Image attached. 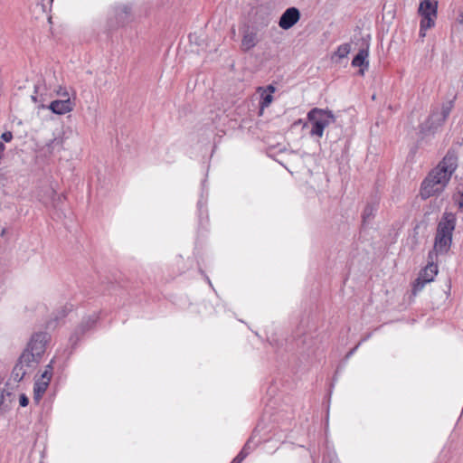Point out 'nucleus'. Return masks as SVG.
Listing matches in <instances>:
<instances>
[{"label":"nucleus","mask_w":463,"mask_h":463,"mask_svg":"<svg viewBox=\"0 0 463 463\" xmlns=\"http://www.w3.org/2000/svg\"><path fill=\"white\" fill-rule=\"evenodd\" d=\"M52 361L46 366L45 371L42 373V380L43 382L50 383L52 374Z\"/></svg>","instance_id":"obj_20"},{"label":"nucleus","mask_w":463,"mask_h":463,"mask_svg":"<svg viewBox=\"0 0 463 463\" xmlns=\"http://www.w3.org/2000/svg\"><path fill=\"white\" fill-rule=\"evenodd\" d=\"M1 138L5 142H10L13 139V133L11 131H5L1 135Z\"/></svg>","instance_id":"obj_27"},{"label":"nucleus","mask_w":463,"mask_h":463,"mask_svg":"<svg viewBox=\"0 0 463 463\" xmlns=\"http://www.w3.org/2000/svg\"><path fill=\"white\" fill-rule=\"evenodd\" d=\"M438 1L423 0L420 3L418 13L421 16L420 24V37L426 36V31L435 25L437 18Z\"/></svg>","instance_id":"obj_4"},{"label":"nucleus","mask_w":463,"mask_h":463,"mask_svg":"<svg viewBox=\"0 0 463 463\" xmlns=\"http://www.w3.org/2000/svg\"><path fill=\"white\" fill-rule=\"evenodd\" d=\"M260 42L258 37V32L254 28L247 27L243 31L241 49L243 52H248L254 48Z\"/></svg>","instance_id":"obj_11"},{"label":"nucleus","mask_w":463,"mask_h":463,"mask_svg":"<svg viewBox=\"0 0 463 463\" xmlns=\"http://www.w3.org/2000/svg\"><path fill=\"white\" fill-rule=\"evenodd\" d=\"M130 11L131 8L128 5H118L115 9L117 19H118L120 23H124L130 14Z\"/></svg>","instance_id":"obj_16"},{"label":"nucleus","mask_w":463,"mask_h":463,"mask_svg":"<svg viewBox=\"0 0 463 463\" xmlns=\"http://www.w3.org/2000/svg\"><path fill=\"white\" fill-rule=\"evenodd\" d=\"M370 214V212H367V209L364 210V218H365L366 215Z\"/></svg>","instance_id":"obj_31"},{"label":"nucleus","mask_w":463,"mask_h":463,"mask_svg":"<svg viewBox=\"0 0 463 463\" xmlns=\"http://www.w3.org/2000/svg\"><path fill=\"white\" fill-rule=\"evenodd\" d=\"M29 403V399L28 397L24 394V393H22L19 397V404L20 406L22 407H25L27 406Z\"/></svg>","instance_id":"obj_26"},{"label":"nucleus","mask_w":463,"mask_h":463,"mask_svg":"<svg viewBox=\"0 0 463 463\" xmlns=\"http://www.w3.org/2000/svg\"><path fill=\"white\" fill-rule=\"evenodd\" d=\"M249 444L247 443L241 451L233 458L231 463H241V461L247 457L249 452L247 451Z\"/></svg>","instance_id":"obj_21"},{"label":"nucleus","mask_w":463,"mask_h":463,"mask_svg":"<svg viewBox=\"0 0 463 463\" xmlns=\"http://www.w3.org/2000/svg\"><path fill=\"white\" fill-rule=\"evenodd\" d=\"M97 317L95 316L93 317H88L87 318L83 319L80 325L76 329V334H81L83 335L86 331L90 329L96 323Z\"/></svg>","instance_id":"obj_15"},{"label":"nucleus","mask_w":463,"mask_h":463,"mask_svg":"<svg viewBox=\"0 0 463 463\" xmlns=\"http://www.w3.org/2000/svg\"><path fill=\"white\" fill-rule=\"evenodd\" d=\"M50 335L46 332L35 333L32 335L26 348L30 349L36 355L42 357L45 352L46 344L50 341Z\"/></svg>","instance_id":"obj_9"},{"label":"nucleus","mask_w":463,"mask_h":463,"mask_svg":"<svg viewBox=\"0 0 463 463\" xmlns=\"http://www.w3.org/2000/svg\"><path fill=\"white\" fill-rule=\"evenodd\" d=\"M458 152L454 147H450L443 159L421 183L420 194L422 199L438 196L445 190L453 173L458 168Z\"/></svg>","instance_id":"obj_1"},{"label":"nucleus","mask_w":463,"mask_h":463,"mask_svg":"<svg viewBox=\"0 0 463 463\" xmlns=\"http://www.w3.org/2000/svg\"><path fill=\"white\" fill-rule=\"evenodd\" d=\"M453 108L452 101L443 103L440 109H433L427 118V120L420 125V132L423 137L435 133V131L441 127Z\"/></svg>","instance_id":"obj_2"},{"label":"nucleus","mask_w":463,"mask_h":463,"mask_svg":"<svg viewBox=\"0 0 463 463\" xmlns=\"http://www.w3.org/2000/svg\"><path fill=\"white\" fill-rule=\"evenodd\" d=\"M37 5L42 6L43 12L51 5L52 0H36Z\"/></svg>","instance_id":"obj_25"},{"label":"nucleus","mask_w":463,"mask_h":463,"mask_svg":"<svg viewBox=\"0 0 463 463\" xmlns=\"http://www.w3.org/2000/svg\"><path fill=\"white\" fill-rule=\"evenodd\" d=\"M307 118L313 125L310 135L318 137L323 136L326 128L335 121V117L331 110L318 108L312 109L307 113Z\"/></svg>","instance_id":"obj_3"},{"label":"nucleus","mask_w":463,"mask_h":463,"mask_svg":"<svg viewBox=\"0 0 463 463\" xmlns=\"http://www.w3.org/2000/svg\"><path fill=\"white\" fill-rule=\"evenodd\" d=\"M49 383L43 381H37L33 386V400L38 402L47 390Z\"/></svg>","instance_id":"obj_14"},{"label":"nucleus","mask_w":463,"mask_h":463,"mask_svg":"<svg viewBox=\"0 0 463 463\" xmlns=\"http://www.w3.org/2000/svg\"><path fill=\"white\" fill-rule=\"evenodd\" d=\"M41 357L36 355L30 349L25 348L23 354L20 355L18 363L25 367H33L34 364L40 362Z\"/></svg>","instance_id":"obj_13"},{"label":"nucleus","mask_w":463,"mask_h":463,"mask_svg":"<svg viewBox=\"0 0 463 463\" xmlns=\"http://www.w3.org/2000/svg\"><path fill=\"white\" fill-rule=\"evenodd\" d=\"M25 366L22 365L21 364L17 363L12 372V376L14 381L21 382L24 375L26 374V370L24 369Z\"/></svg>","instance_id":"obj_18"},{"label":"nucleus","mask_w":463,"mask_h":463,"mask_svg":"<svg viewBox=\"0 0 463 463\" xmlns=\"http://www.w3.org/2000/svg\"><path fill=\"white\" fill-rule=\"evenodd\" d=\"M363 39V47L359 50L358 53L354 57L352 61V66L360 67L359 74L364 75V71L368 69L369 61H367V57L369 55V39L370 35H367V39Z\"/></svg>","instance_id":"obj_8"},{"label":"nucleus","mask_w":463,"mask_h":463,"mask_svg":"<svg viewBox=\"0 0 463 463\" xmlns=\"http://www.w3.org/2000/svg\"><path fill=\"white\" fill-rule=\"evenodd\" d=\"M300 16V12L297 7H289L281 14L279 25L283 30H288L299 21Z\"/></svg>","instance_id":"obj_10"},{"label":"nucleus","mask_w":463,"mask_h":463,"mask_svg":"<svg viewBox=\"0 0 463 463\" xmlns=\"http://www.w3.org/2000/svg\"><path fill=\"white\" fill-rule=\"evenodd\" d=\"M370 214V212H367V209L364 210V218H365L366 215Z\"/></svg>","instance_id":"obj_32"},{"label":"nucleus","mask_w":463,"mask_h":463,"mask_svg":"<svg viewBox=\"0 0 463 463\" xmlns=\"http://www.w3.org/2000/svg\"><path fill=\"white\" fill-rule=\"evenodd\" d=\"M64 93V91L61 90V89H60V90L57 92V94L59 96H61L62 98V94Z\"/></svg>","instance_id":"obj_30"},{"label":"nucleus","mask_w":463,"mask_h":463,"mask_svg":"<svg viewBox=\"0 0 463 463\" xmlns=\"http://www.w3.org/2000/svg\"><path fill=\"white\" fill-rule=\"evenodd\" d=\"M459 146H463V137H462V141L458 143Z\"/></svg>","instance_id":"obj_33"},{"label":"nucleus","mask_w":463,"mask_h":463,"mask_svg":"<svg viewBox=\"0 0 463 463\" xmlns=\"http://www.w3.org/2000/svg\"><path fill=\"white\" fill-rule=\"evenodd\" d=\"M452 244V237L450 236H435L434 250L439 254H446Z\"/></svg>","instance_id":"obj_12"},{"label":"nucleus","mask_w":463,"mask_h":463,"mask_svg":"<svg viewBox=\"0 0 463 463\" xmlns=\"http://www.w3.org/2000/svg\"><path fill=\"white\" fill-rule=\"evenodd\" d=\"M351 51V45L350 43H344L338 46L335 55L338 56L340 59L345 58Z\"/></svg>","instance_id":"obj_19"},{"label":"nucleus","mask_w":463,"mask_h":463,"mask_svg":"<svg viewBox=\"0 0 463 463\" xmlns=\"http://www.w3.org/2000/svg\"><path fill=\"white\" fill-rule=\"evenodd\" d=\"M75 102L71 99L69 93L64 90L62 99H56L52 101L46 109H50L52 113L57 115H64L74 109Z\"/></svg>","instance_id":"obj_6"},{"label":"nucleus","mask_w":463,"mask_h":463,"mask_svg":"<svg viewBox=\"0 0 463 463\" xmlns=\"http://www.w3.org/2000/svg\"><path fill=\"white\" fill-rule=\"evenodd\" d=\"M272 100H273L272 95L264 92L261 95V101H260L261 109L269 107L271 104Z\"/></svg>","instance_id":"obj_22"},{"label":"nucleus","mask_w":463,"mask_h":463,"mask_svg":"<svg viewBox=\"0 0 463 463\" xmlns=\"http://www.w3.org/2000/svg\"><path fill=\"white\" fill-rule=\"evenodd\" d=\"M357 348V346H355L353 350H351L348 354H347V357L350 356L351 354H353V353L354 352V350Z\"/></svg>","instance_id":"obj_29"},{"label":"nucleus","mask_w":463,"mask_h":463,"mask_svg":"<svg viewBox=\"0 0 463 463\" xmlns=\"http://www.w3.org/2000/svg\"><path fill=\"white\" fill-rule=\"evenodd\" d=\"M63 140L60 137H55L50 140L46 145V149L50 154H52L55 150L60 151L62 148Z\"/></svg>","instance_id":"obj_17"},{"label":"nucleus","mask_w":463,"mask_h":463,"mask_svg":"<svg viewBox=\"0 0 463 463\" xmlns=\"http://www.w3.org/2000/svg\"><path fill=\"white\" fill-rule=\"evenodd\" d=\"M276 90V88L273 86V85H269L267 87V90L264 91L266 93V91H268L269 93L268 94H271L274 93Z\"/></svg>","instance_id":"obj_28"},{"label":"nucleus","mask_w":463,"mask_h":463,"mask_svg":"<svg viewBox=\"0 0 463 463\" xmlns=\"http://www.w3.org/2000/svg\"><path fill=\"white\" fill-rule=\"evenodd\" d=\"M50 193H51V198L53 203V205L56 207L57 206V203H55L56 197H57V201L60 202L61 200V198H63V195L57 194L56 191L53 188H50Z\"/></svg>","instance_id":"obj_24"},{"label":"nucleus","mask_w":463,"mask_h":463,"mask_svg":"<svg viewBox=\"0 0 463 463\" xmlns=\"http://www.w3.org/2000/svg\"><path fill=\"white\" fill-rule=\"evenodd\" d=\"M437 274V264L430 262L422 270H420L419 277L413 285V294L420 291L426 283L431 282Z\"/></svg>","instance_id":"obj_5"},{"label":"nucleus","mask_w":463,"mask_h":463,"mask_svg":"<svg viewBox=\"0 0 463 463\" xmlns=\"http://www.w3.org/2000/svg\"><path fill=\"white\" fill-rule=\"evenodd\" d=\"M456 216L453 213L445 212L438 223L436 236H450L456 227Z\"/></svg>","instance_id":"obj_7"},{"label":"nucleus","mask_w":463,"mask_h":463,"mask_svg":"<svg viewBox=\"0 0 463 463\" xmlns=\"http://www.w3.org/2000/svg\"><path fill=\"white\" fill-rule=\"evenodd\" d=\"M454 201L458 207L463 211V192H458L454 195Z\"/></svg>","instance_id":"obj_23"}]
</instances>
